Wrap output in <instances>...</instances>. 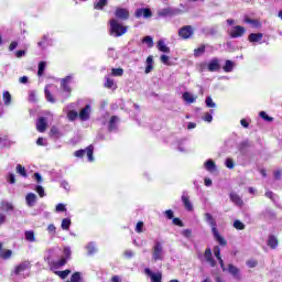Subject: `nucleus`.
<instances>
[{
    "instance_id": "nucleus-1",
    "label": "nucleus",
    "mask_w": 282,
    "mask_h": 282,
    "mask_svg": "<svg viewBox=\"0 0 282 282\" xmlns=\"http://www.w3.org/2000/svg\"><path fill=\"white\" fill-rule=\"evenodd\" d=\"M205 219L208 223V225L210 226L212 232L214 235V239H216L218 241L219 246H223V247L228 246V241L226 240V238L224 236L219 235V230H217V220H215L213 215L206 213Z\"/></svg>"
},
{
    "instance_id": "nucleus-2",
    "label": "nucleus",
    "mask_w": 282,
    "mask_h": 282,
    "mask_svg": "<svg viewBox=\"0 0 282 282\" xmlns=\"http://www.w3.org/2000/svg\"><path fill=\"white\" fill-rule=\"evenodd\" d=\"M109 34L110 36H115L116 39L120 37V36H124V34H127V30L128 28L122 25L120 22H118L117 19H111L109 21Z\"/></svg>"
},
{
    "instance_id": "nucleus-3",
    "label": "nucleus",
    "mask_w": 282,
    "mask_h": 282,
    "mask_svg": "<svg viewBox=\"0 0 282 282\" xmlns=\"http://www.w3.org/2000/svg\"><path fill=\"white\" fill-rule=\"evenodd\" d=\"M87 154L88 162H94V145H88L85 150H77L74 152L75 158H85Z\"/></svg>"
},
{
    "instance_id": "nucleus-4",
    "label": "nucleus",
    "mask_w": 282,
    "mask_h": 282,
    "mask_svg": "<svg viewBox=\"0 0 282 282\" xmlns=\"http://www.w3.org/2000/svg\"><path fill=\"white\" fill-rule=\"evenodd\" d=\"M193 34H195V31L191 25H185L178 30V36L183 39V41H187V39H191Z\"/></svg>"
},
{
    "instance_id": "nucleus-5",
    "label": "nucleus",
    "mask_w": 282,
    "mask_h": 282,
    "mask_svg": "<svg viewBox=\"0 0 282 282\" xmlns=\"http://www.w3.org/2000/svg\"><path fill=\"white\" fill-rule=\"evenodd\" d=\"M152 257L154 261H162L164 259L162 242H155Z\"/></svg>"
},
{
    "instance_id": "nucleus-6",
    "label": "nucleus",
    "mask_w": 282,
    "mask_h": 282,
    "mask_svg": "<svg viewBox=\"0 0 282 282\" xmlns=\"http://www.w3.org/2000/svg\"><path fill=\"white\" fill-rule=\"evenodd\" d=\"M115 17L116 19H119V21H129V17H131V14L129 13V9L118 7L115 10Z\"/></svg>"
},
{
    "instance_id": "nucleus-7",
    "label": "nucleus",
    "mask_w": 282,
    "mask_h": 282,
    "mask_svg": "<svg viewBox=\"0 0 282 282\" xmlns=\"http://www.w3.org/2000/svg\"><path fill=\"white\" fill-rule=\"evenodd\" d=\"M246 34V28L241 25H236L229 33L230 39H241Z\"/></svg>"
},
{
    "instance_id": "nucleus-8",
    "label": "nucleus",
    "mask_w": 282,
    "mask_h": 282,
    "mask_svg": "<svg viewBox=\"0 0 282 282\" xmlns=\"http://www.w3.org/2000/svg\"><path fill=\"white\" fill-rule=\"evenodd\" d=\"M134 17L135 19H141V17L144 19H151V17H153V12L149 8H141L135 10Z\"/></svg>"
},
{
    "instance_id": "nucleus-9",
    "label": "nucleus",
    "mask_w": 282,
    "mask_h": 282,
    "mask_svg": "<svg viewBox=\"0 0 282 282\" xmlns=\"http://www.w3.org/2000/svg\"><path fill=\"white\" fill-rule=\"evenodd\" d=\"M36 131H39V133H45V131H47V118L40 117L37 119Z\"/></svg>"
},
{
    "instance_id": "nucleus-10",
    "label": "nucleus",
    "mask_w": 282,
    "mask_h": 282,
    "mask_svg": "<svg viewBox=\"0 0 282 282\" xmlns=\"http://www.w3.org/2000/svg\"><path fill=\"white\" fill-rule=\"evenodd\" d=\"M72 82L70 76H66L61 80V88L63 91H65L68 96H72V87L69 86V83Z\"/></svg>"
},
{
    "instance_id": "nucleus-11",
    "label": "nucleus",
    "mask_w": 282,
    "mask_h": 282,
    "mask_svg": "<svg viewBox=\"0 0 282 282\" xmlns=\"http://www.w3.org/2000/svg\"><path fill=\"white\" fill-rule=\"evenodd\" d=\"M144 273L147 274V276L150 278L151 282H162V273L161 272L153 273V271H151V269L147 268L144 270Z\"/></svg>"
},
{
    "instance_id": "nucleus-12",
    "label": "nucleus",
    "mask_w": 282,
    "mask_h": 282,
    "mask_svg": "<svg viewBox=\"0 0 282 282\" xmlns=\"http://www.w3.org/2000/svg\"><path fill=\"white\" fill-rule=\"evenodd\" d=\"M229 199H230V202H232V204H235L239 208L243 207V199L241 198V196H239V194H237L235 192L230 193Z\"/></svg>"
},
{
    "instance_id": "nucleus-13",
    "label": "nucleus",
    "mask_w": 282,
    "mask_h": 282,
    "mask_svg": "<svg viewBox=\"0 0 282 282\" xmlns=\"http://www.w3.org/2000/svg\"><path fill=\"white\" fill-rule=\"evenodd\" d=\"M25 270H30V261H23L15 265L14 268V274L19 275L21 272H25Z\"/></svg>"
},
{
    "instance_id": "nucleus-14",
    "label": "nucleus",
    "mask_w": 282,
    "mask_h": 282,
    "mask_svg": "<svg viewBox=\"0 0 282 282\" xmlns=\"http://www.w3.org/2000/svg\"><path fill=\"white\" fill-rule=\"evenodd\" d=\"M204 257H205L207 263H209V265H212V268L217 267V261H215V258H213V251L210 250V248H207L205 250Z\"/></svg>"
},
{
    "instance_id": "nucleus-15",
    "label": "nucleus",
    "mask_w": 282,
    "mask_h": 282,
    "mask_svg": "<svg viewBox=\"0 0 282 282\" xmlns=\"http://www.w3.org/2000/svg\"><path fill=\"white\" fill-rule=\"evenodd\" d=\"M185 210H193V203H191V196L183 194L181 197Z\"/></svg>"
},
{
    "instance_id": "nucleus-16",
    "label": "nucleus",
    "mask_w": 282,
    "mask_h": 282,
    "mask_svg": "<svg viewBox=\"0 0 282 282\" xmlns=\"http://www.w3.org/2000/svg\"><path fill=\"white\" fill-rule=\"evenodd\" d=\"M0 210H2L3 213H10L14 210V205L10 202L2 200L0 203Z\"/></svg>"
},
{
    "instance_id": "nucleus-17",
    "label": "nucleus",
    "mask_w": 282,
    "mask_h": 282,
    "mask_svg": "<svg viewBox=\"0 0 282 282\" xmlns=\"http://www.w3.org/2000/svg\"><path fill=\"white\" fill-rule=\"evenodd\" d=\"M89 109H91V106L86 105L80 111H79V120H89Z\"/></svg>"
},
{
    "instance_id": "nucleus-18",
    "label": "nucleus",
    "mask_w": 282,
    "mask_h": 282,
    "mask_svg": "<svg viewBox=\"0 0 282 282\" xmlns=\"http://www.w3.org/2000/svg\"><path fill=\"white\" fill-rule=\"evenodd\" d=\"M25 202L29 208H32L36 204V194L34 193L26 194Z\"/></svg>"
},
{
    "instance_id": "nucleus-19",
    "label": "nucleus",
    "mask_w": 282,
    "mask_h": 282,
    "mask_svg": "<svg viewBox=\"0 0 282 282\" xmlns=\"http://www.w3.org/2000/svg\"><path fill=\"white\" fill-rule=\"evenodd\" d=\"M208 72H219L220 66H219V59L214 58L209 62L207 66Z\"/></svg>"
},
{
    "instance_id": "nucleus-20",
    "label": "nucleus",
    "mask_w": 282,
    "mask_h": 282,
    "mask_svg": "<svg viewBox=\"0 0 282 282\" xmlns=\"http://www.w3.org/2000/svg\"><path fill=\"white\" fill-rule=\"evenodd\" d=\"M228 272L229 274L234 275L235 279H241V275L239 274L240 270L239 268L235 267V264L230 263L228 264Z\"/></svg>"
},
{
    "instance_id": "nucleus-21",
    "label": "nucleus",
    "mask_w": 282,
    "mask_h": 282,
    "mask_svg": "<svg viewBox=\"0 0 282 282\" xmlns=\"http://www.w3.org/2000/svg\"><path fill=\"white\" fill-rule=\"evenodd\" d=\"M267 246H269L271 250H276V247L279 246V239H276L275 236H269Z\"/></svg>"
},
{
    "instance_id": "nucleus-22",
    "label": "nucleus",
    "mask_w": 282,
    "mask_h": 282,
    "mask_svg": "<svg viewBox=\"0 0 282 282\" xmlns=\"http://www.w3.org/2000/svg\"><path fill=\"white\" fill-rule=\"evenodd\" d=\"M263 33H251L248 36L249 43H259V41H262Z\"/></svg>"
},
{
    "instance_id": "nucleus-23",
    "label": "nucleus",
    "mask_w": 282,
    "mask_h": 282,
    "mask_svg": "<svg viewBox=\"0 0 282 282\" xmlns=\"http://www.w3.org/2000/svg\"><path fill=\"white\" fill-rule=\"evenodd\" d=\"M248 149H250V141L246 140L242 141L238 144V151L239 153H241L242 155H245V153L248 151Z\"/></svg>"
},
{
    "instance_id": "nucleus-24",
    "label": "nucleus",
    "mask_w": 282,
    "mask_h": 282,
    "mask_svg": "<svg viewBox=\"0 0 282 282\" xmlns=\"http://www.w3.org/2000/svg\"><path fill=\"white\" fill-rule=\"evenodd\" d=\"M158 50L164 52L165 54H171V48L164 44V40H159Z\"/></svg>"
},
{
    "instance_id": "nucleus-25",
    "label": "nucleus",
    "mask_w": 282,
    "mask_h": 282,
    "mask_svg": "<svg viewBox=\"0 0 282 282\" xmlns=\"http://www.w3.org/2000/svg\"><path fill=\"white\" fill-rule=\"evenodd\" d=\"M2 100L6 105V107H9V105H12V95H10V91H8V90L3 91Z\"/></svg>"
},
{
    "instance_id": "nucleus-26",
    "label": "nucleus",
    "mask_w": 282,
    "mask_h": 282,
    "mask_svg": "<svg viewBox=\"0 0 282 282\" xmlns=\"http://www.w3.org/2000/svg\"><path fill=\"white\" fill-rule=\"evenodd\" d=\"M183 100H185V102H188V105H193V102H195V100H197V97H193V95H191V93L185 91L183 94Z\"/></svg>"
},
{
    "instance_id": "nucleus-27",
    "label": "nucleus",
    "mask_w": 282,
    "mask_h": 282,
    "mask_svg": "<svg viewBox=\"0 0 282 282\" xmlns=\"http://www.w3.org/2000/svg\"><path fill=\"white\" fill-rule=\"evenodd\" d=\"M109 3V0H99L94 3L95 10H105V7Z\"/></svg>"
},
{
    "instance_id": "nucleus-28",
    "label": "nucleus",
    "mask_w": 282,
    "mask_h": 282,
    "mask_svg": "<svg viewBox=\"0 0 282 282\" xmlns=\"http://www.w3.org/2000/svg\"><path fill=\"white\" fill-rule=\"evenodd\" d=\"M205 52H206V45L202 44L199 47L194 50L195 58H199V56H202Z\"/></svg>"
},
{
    "instance_id": "nucleus-29",
    "label": "nucleus",
    "mask_w": 282,
    "mask_h": 282,
    "mask_svg": "<svg viewBox=\"0 0 282 282\" xmlns=\"http://www.w3.org/2000/svg\"><path fill=\"white\" fill-rule=\"evenodd\" d=\"M205 169H206V171L213 172V171H215V169H217V165L215 164V161L208 160L205 162Z\"/></svg>"
},
{
    "instance_id": "nucleus-30",
    "label": "nucleus",
    "mask_w": 282,
    "mask_h": 282,
    "mask_svg": "<svg viewBox=\"0 0 282 282\" xmlns=\"http://www.w3.org/2000/svg\"><path fill=\"white\" fill-rule=\"evenodd\" d=\"M26 241H30L31 243H34L36 241V237L34 236V232L32 230H28L24 232Z\"/></svg>"
},
{
    "instance_id": "nucleus-31",
    "label": "nucleus",
    "mask_w": 282,
    "mask_h": 282,
    "mask_svg": "<svg viewBox=\"0 0 282 282\" xmlns=\"http://www.w3.org/2000/svg\"><path fill=\"white\" fill-rule=\"evenodd\" d=\"M55 274L59 276V279H65L66 276H69V274H72V270L66 269L64 271H55Z\"/></svg>"
},
{
    "instance_id": "nucleus-32",
    "label": "nucleus",
    "mask_w": 282,
    "mask_h": 282,
    "mask_svg": "<svg viewBox=\"0 0 282 282\" xmlns=\"http://www.w3.org/2000/svg\"><path fill=\"white\" fill-rule=\"evenodd\" d=\"M15 169L19 175H21L22 177H28V171H25V167L23 165L18 164Z\"/></svg>"
},
{
    "instance_id": "nucleus-33",
    "label": "nucleus",
    "mask_w": 282,
    "mask_h": 282,
    "mask_svg": "<svg viewBox=\"0 0 282 282\" xmlns=\"http://www.w3.org/2000/svg\"><path fill=\"white\" fill-rule=\"evenodd\" d=\"M62 230H69V226H72V219L69 218H64L62 220Z\"/></svg>"
},
{
    "instance_id": "nucleus-34",
    "label": "nucleus",
    "mask_w": 282,
    "mask_h": 282,
    "mask_svg": "<svg viewBox=\"0 0 282 282\" xmlns=\"http://www.w3.org/2000/svg\"><path fill=\"white\" fill-rule=\"evenodd\" d=\"M46 65H47L46 62H40L39 63L37 76H43V74H45Z\"/></svg>"
},
{
    "instance_id": "nucleus-35",
    "label": "nucleus",
    "mask_w": 282,
    "mask_h": 282,
    "mask_svg": "<svg viewBox=\"0 0 282 282\" xmlns=\"http://www.w3.org/2000/svg\"><path fill=\"white\" fill-rule=\"evenodd\" d=\"M50 135H51V138H58V135H61V131L58 130V128L56 126H53L51 128Z\"/></svg>"
},
{
    "instance_id": "nucleus-36",
    "label": "nucleus",
    "mask_w": 282,
    "mask_h": 282,
    "mask_svg": "<svg viewBox=\"0 0 282 282\" xmlns=\"http://www.w3.org/2000/svg\"><path fill=\"white\" fill-rule=\"evenodd\" d=\"M46 230L51 237H56V226L54 224H50Z\"/></svg>"
},
{
    "instance_id": "nucleus-37",
    "label": "nucleus",
    "mask_w": 282,
    "mask_h": 282,
    "mask_svg": "<svg viewBox=\"0 0 282 282\" xmlns=\"http://www.w3.org/2000/svg\"><path fill=\"white\" fill-rule=\"evenodd\" d=\"M234 228H236V230H246V225L241 220H235Z\"/></svg>"
},
{
    "instance_id": "nucleus-38",
    "label": "nucleus",
    "mask_w": 282,
    "mask_h": 282,
    "mask_svg": "<svg viewBox=\"0 0 282 282\" xmlns=\"http://www.w3.org/2000/svg\"><path fill=\"white\" fill-rule=\"evenodd\" d=\"M44 94L48 102H53V104L56 102V99H54V96H52V93L50 91V89L45 88Z\"/></svg>"
},
{
    "instance_id": "nucleus-39",
    "label": "nucleus",
    "mask_w": 282,
    "mask_h": 282,
    "mask_svg": "<svg viewBox=\"0 0 282 282\" xmlns=\"http://www.w3.org/2000/svg\"><path fill=\"white\" fill-rule=\"evenodd\" d=\"M245 21L254 28H261V22L259 20L247 18Z\"/></svg>"
},
{
    "instance_id": "nucleus-40",
    "label": "nucleus",
    "mask_w": 282,
    "mask_h": 282,
    "mask_svg": "<svg viewBox=\"0 0 282 282\" xmlns=\"http://www.w3.org/2000/svg\"><path fill=\"white\" fill-rule=\"evenodd\" d=\"M142 43H145L148 47H153V37H151V35H147L142 39Z\"/></svg>"
},
{
    "instance_id": "nucleus-41",
    "label": "nucleus",
    "mask_w": 282,
    "mask_h": 282,
    "mask_svg": "<svg viewBox=\"0 0 282 282\" xmlns=\"http://www.w3.org/2000/svg\"><path fill=\"white\" fill-rule=\"evenodd\" d=\"M67 265V258H61L57 262H54V268H63Z\"/></svg>"
},
{
    "instance_id": "nucleus-42",
    "label": "nucleus",
    "mask_w": 282,
    "mask_h": 282,
    "mask_svg": "<svg viewBox=\"0 0 282 282\" xmlns=\"http://www.w3.org/2000/svg\"><path fill=\"white\" fill-rule=\"evenodd\" d=\"M234 66H235V64L232 63V61L227 59L223 69H224V72L228 73L232 69Z\"/></svg>"
},
{
    "instance_id": "nucleus-43",
    "label": "nucleus",
    "mask_w": 282,
    "mask_h": 282,
    "mask_svg": "<svg viewBox=\"0 0 282 282\" xmlns=\"http://www.w3.org/2000/svg\"><path fill=\"white\" fill-rule=\"evenodd\" d=\"M67 118H68V120L74 122V120H76V118H78V112H76L75 110H69L67 112Z\"/></svg>"
},
{
    "instance_id": "nucleus-44",
    "label": "nucleus",
    "mask_w": 282,
    "mask_h": 282,
    "mask_svg": "<svg viewBox=\"0 0 282 282\" xmlns=\"http://www.w3.org/2000/svg\"><path fill=\"white\" fill-rule=\"evenodd\" d=\"M118 121V117L112 116L109 121V131H113L116 129V122Z\"/></svg>"
},
{
    "instance_id": "nucleus-45",
    "label": "nucleus",
    "mask_w": 282,
    "mask_h": 282,
    "mask_svg": "<svg viewBox=\"0 0 282 282\" xmlns=\"http://www.w3.org/2000/svg\"><path fill=\"white\" fill-rule=\"evenodd\" d=\"M260 118H262V120H265L267 122H273L274 120V118L268 116L265 111H260Z\"/></svg>"
},
{
    "instance_id": "nucleus-46",
    "label": "nucleus",
    "mask_w": 282,
    "mask_h": 282,
    "mask_svg": "<svg viewBox=\"0 0 282 282\" xmlns=\"http://www.w3.org/2000/svg\"><path fill=\"white\" fill-rule=\"evenodd\" d=\"M135 232H138L139 235L144 232V223L143 221L137 223Z\"/></svg>"
},
{
    "instance_id": "nucleus-47",
    "label": "nucleus",
    "mask_w": 282,
    "mask_h": 282,
    "mask_svg": "<svg viewBox=\"0 0 282 282\" xmlns=\"http://www.w3.org/2000/svg\"><path fill=\"white\" fill-rule=\"evenodd\" d=\"M123 74H124V69H122V68H112L111 69L112 76H122Z\"/></svg>"
},
{
    "instance_id": "nucleus-48",
    "label": "nucleus",
    "mask_w": 282,
    "mask_h": 282,
    "mask_svg": "<svg viewBox=\"0 0 282 282\" xmlns=\"http://www.w3.org/2000/svg\"><path fill=\"white\" fill-rule=\"evenodd\" d=\"M172 224L174 226H178V228H184V221H182V219L180 218H172Z\"/></svg>"
},
{
    "instance_id": "nucleus-49",
    "label": "nucleus",
    "mask_w": 282,
    "mask_h": 282,
    "mask_svg": "<svg viewBox=\"0 0 282 282\" xmlns=\"http://www.w3.org/2000/svg\"><path fill=\"white\" fill-rule=\"evenodd\" d=\"M225 166L230 170L235 169V161L230 158L226 159Z\"/></svg>"
},
{
    "instance_id": "nucleus-50",
    "label": "nucleus",
    "mask_w": 282,
    "mask_h": 282,
    "mask_svg": "<svg viewBox=\"0 0 282 282\" xmlns=\"http://www.w3.org/2000/svg\"><path fill=\"white\" fill-rule=\"evenodd\" d=\"M113 79L107 77L106 78V83L104 84V87H106V89H111L113 87Z\"/></svg>"
},
{
    "instance_id": "nucleus-51",
    "label": "nucleus",
    "mask_w": 282,
    "mask_h": 282,
    "mask_svg": "<svg viewBox=\"0 0 282 282\" xmlns=\"http://www.w3.org/2000/svg\"><path fill=\"white\" fill-rule=\"evenodd\" d=\"M214 254H215L217 260L221 259V248H219V246L214 247Z\"/></svg>"
},
{
    "instance_id": "nucleus-52",
    "label": "nucleus",
    "mask_w": 282,
    "mask_h": 282,
    "mask_svg": "<svg viewBox=\"0 0 282 282\" xmlns=\"http://www.w3.org/2000/svg\"><path fill=\"white\" fill-rule=\"evenodd\" d=\"M35 191H36L37 195H40V197H45V189L43 188V186L37 185L35 187Z\"/></svg>"
},
{
    "instance_id": "nucleus-53",
    "label": "nucleus",
    "mask_w": 282,
    "mask_h": 282,
    "mask_svg": "<svg viewBox=\"0 0 282 282\" xmlns=\"http://www.w3.org/2000/svg\"><path fill=\"white\" fill-rule=\"evenodd\" d=\"M1 259H10L12 257V250L8 249L0 254Z\"/></svg>"
},
{
    "instance_id": "nucleus-54",
    "label": "nucleus",
    "mask_w": 282,
    "mask_h": 282,
    "mask_svg": "<svg viewBox=\"0 0 282 282\" xmlns=\"http://www.w3.org/2000/svg\"><path fill=\"white\" fill-rule=\"evenodd\" d=\"M182 235H183V237H185L186 239H191V237H193V230H191V229H184V230L182 231Z\"/></svg>"
},
{
    "instance_id": "nucleus-55",
    "label": "nucleus",
    "mask_w": 282,
    "mask_h": 282,
    "mask_svg": "<svg viewBox=\"0 0 282 282\" xmlns=\"http://www.w3.org/2000/svg\"><path fill=\"white\" fill-rule=\"evenodd\" d=\"M55 210L57 213H65V210H67V208L65 207V204H57L56 207H55Z\"/></svg>"
},
{
    "instance_id": "nucleus-56",
    "label": "nucleus",
    "mask_w": 282,
    "mask_h": 282,
    "mask_svg": "<svg viewBox=\"0 0 282 282\" xmlns=\"http://www.w3.org/2000/svg\"><path fill=\"white\" fill-rule=\"evenodd\" d=\"M64 254H65V258H64V259L69 260L70 257H72V249H69V247H65V248H64Z\"/></svg>"
},
{
    "instance_id": "nucleus-57",
    "label": "nucleus",
    "mask_w": 282,
    "mask_h": 282,
    "mask_svg": "<svg viewBox=\"0 0 282 282\" xmlns=\"http://www.w3.org/2000/svg\"><path fill=\"white\" fill-rule=\"evenodd\" d=\"M17 47H19V42L12 41L9 45V52H14V50H17Z\"/></svg>"
},
{
    "instance_id": "nucleus-58",
    "label": "nucleus",
    "mask_w": 282,
    "mask_h": 282,
    "mask_svg": "<svg viewBox=\"0 0 282 282\" xmlns=\"http://www.w3.org/2000/svg\"><path fill=\"white\" fill-rule=\"evenodd\" d=\"M205 102H206V106L209 107L210 109L215 108V104L213 102V97H207Z\"/></svg>"
},
{
    "instance_id": "nucleus-59",
    "label": "nucleus",
    "mask_w": 282,
    "mask_h": 282,
    "mask_svg": "<svg viewBox=\"0 0 282 282\" xmlns=\"http://www.w3.org/2000/svg\"><path fill=\"white\" fill-rule=\"evenodd\" d=\"M164 215H165L166 219H173V217H174V213L172 209L165 210Z\"/></svg>"
},
{
    "instance_id": "nucleus-60",
    "label": "nucleus",
    "mask_w": 282,
    "mask_h": 282,
    "mask_svg": "<svg viewBox=\"0 0 282 282\" xmlns=\"http://www.w3.org/2000/svg\"><path fill=\"white\" fill-rule=\"evenodd\" d=\"M203 120H205V122H213V115H210V112H206Z\"/></svg>"
},
{
    "instance_id": "nucleus-61",
    "label": "nucleus",
    "mask_w": 282,
    "mask_h": 282,
    "mask_svg": "<svg viewBox=\"0 0 282 282\" xmlns=\"http://www.w3.org/2000/svg\"><path fill=\"white\" fill-rule=\"evenodd\" d=\"M264 195L265 197H268V199H271V202H274V192L267 191Z\"/></svg>"
},
{
    "instance_id": "nucleus-62",
    "label": "nucleus",
    "mask_w": 282,
    "mask_h": 282,
    "mask_svg": "<svg viewBox=\"0 0 282 282\" xmlns=\"http://www.w3.org/2000/svg\"><path fill=\"white\" fill-rule=\"evenodd\" d=\"M23 56H25V50H19L15 52L17 58H23Z\"/></svg>"
},
{
    "instance_id": "nucleus-63",
    "label": "nucleus",
    "mask_w": 282,
    "mask_h": 282,
    "mask_svg": "<svg viewBox=\"0 0 282 282\" xmlns=\"http://www.w3.org/2000/svg\"><path fill=\"white\" fill-rule=\"evenodd\" d=\"M257 260H249L247 262L248 268H257Z\"/></svg>"
},
{
    "instance_id": "nucleus-64",
    "label": "nucleus",
    "mask_w": 282,
    "mask_h": 282,
    "mask_svg": "<svg viewBox=\"0 0 282 282\" xmlns=\"http://www.w3.org/2000/svg\"><path fill=\"white\" fill-rule=\"evenodd\" d=\"M161 62H162L164 65H169V56H167V55H161Z\"/></svg>"
}]
</instances>
